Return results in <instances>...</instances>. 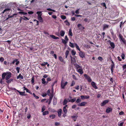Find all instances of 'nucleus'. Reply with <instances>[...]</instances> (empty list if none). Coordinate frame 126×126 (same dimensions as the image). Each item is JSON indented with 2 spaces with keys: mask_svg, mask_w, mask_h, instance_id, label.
Here are the masks:
<instances>
[{
  "mask_svg": "<svg viewBox=\"0 0 126 126\" xmlns=\"http://www.w3.org/2000/svg\"><path fill=\"white\" fill-rule=\"evenodd\" d=\"M50 91H51V90L50 89H48L47 92V94L48 95H49V94H50L51 93H50Z\"/></svg>",
  "mask_w": 126,
  "mask_h": 126,
  "instance_id": "nucleus-55",
  "label": "nucleus"
},
{
  "mask_svg": "<svg viewBox=\"0 0 126 126\" xmlns=\"http://www.w3.org/2000/svg\"><path fill=\"white\" fill-rule=\"evenodd\" d=\"M75 82L74 80H72V81L71 84L70 85V86L72 87L74 86L75 84Z\"/></svg>",
  "mask_w": 126,
  "mask_h": 126,
  "instance_id": "nucleus-38",
  "label": "nucleus"
},
{
  "mask_svg": "<svg viewBox=\"0 0 126 126\" xmlns=\"http://www.w3.org/2000/svg\"><path fill=\"white\" fill-rule=\"evenodd\" d=\"M76 98H75L72 99H71V100H69V101H68L69 102H70L72 103L76 101Z\"/></svg>",
  "mask_w": 126,
  "mask_h": 126,
  "instance_id": "nucleus-29",
  "label": "nucleus"
},
{
  "mask_svg": "<svg viewBox=\"0 0 126 126\" xmlns=\"http://www.w3.org/2000/svg\"><path fill=\"white\" fill-rule=\"evenodd\" d=\"M13 79H9L8 80H7L6 81V82L8 84L10 83H11L12 81H13Z\"/></svg>",
  "mask_w": 126,
  "mask_h": 126,
  "instance_id": "nucleus-30",
  "label": "nucleus"
},
{
  "mask_svg": "<svg viewBox=\"0 0 126 126\" xmlns=\"http://www.w3.org/2000/svg\"><path fill=\"white\" fill-rule=\"evenodd\" d=\"M23 19L25 20V18H23L22 17H20L19 19V21L20 23H21V21Z\"/></svg>",
  "mask_w": 126,
  "mask_h": 126,
  "instance_id": "nucleus-58",
  "label": "nucleus"
},
{
  "mask_svg": "<svg viewBox=\"0 0 126 126\" xmlns=\"http://www.w3.org/2000/svg\"><path fill=\"white\" fill-rule=\"evenodd\" d=\"M49 114L48 111H44L43 113V115L44 116L48 114Z\"/></svg>",
  "mask_w": 126,
  "mask_h": 126,
  "instance_id": "nucleus-28",
  "label": "nucleus"
},
{
  "mask_svg": "<svg viewBox=\"0 0 126 126\" xmlns=\"http://www.w3.org/2000/svg\"><path fill=\"white\" fill-rule=\"evenodd\" d=\"M77 72L79 73L80 74H83V71L82 68L78 69L77 70Z\"/></svg>",
  "mask_w": 126,
  "mask_h": 126,
  "instance_id": "nucleus-15",
  "label": "nucleus"
},
{
  "mask_svg": "<svg viewBox=\"0 0 126 126\" xmlns=\"http://www.w3.org/2000/svg\"><path fill=\"white\" fill-rule=\"evenodd\" d=\"M54 95V92H53V91L52 92V93H51L50 94H49V95H48L50 97H51V96H52V97Z\"/></svg>",
  "mask_w": 126,
  "mask_h": 126,
  "instance_id": "nucleus-57",
  "label": "nucleus"
},
{
  "mask_svg": "<svg viewBox=\"0 0 126 126\" xmlns=\"http://www.w3.org/2000/svg\"><path fill=\"white\" fill-rule=\"evenodd\" d=\"M16 70L17 71V72L18 73L20 71V67H16Z\"/></svg>",
  "mask_w": 126,
  "mask_h": 126,
  "instance_id": "nucleus-53",
  "label": "nucleus"
},
{
  "mask_svg": "<svg viewBox=\"0 0 126 126\" xmlns=\"http://www.w3.org/2000/svg\"><path fill=\"white\" fill-rule=\"evenodd\" d=\"M81 100L79 97H78L77 100L76 101L75 103L76 104L78 103L77 104V105L80 107L84 106L87 104V102H83L81 103H80V102H81Z\"/></svg>",
  "mask_w": 126,
  "mask_h": 126,
  "instance_id": "nucleus-2",
  "label": "nucleus"
},
{
  "mask_svg": "<svg viewBox=\"0 0 126 126\" xmlns=\"http://www.w3.org/2000/svg\"><path fill=\"white\" fill-rule=\"evenodd\" d=\"M84 76L85 77V78L87 79L88 81L89 82H91L92 81V79L87 74H84Z\"/></svg>",
  "mask_w": 126,
  "mask_h": 126,
  "instance_id": "nucleus-5",
  "label": "nucleus"
},
{
  "mask_svg": "<svg viewBox=\"0 0 126 126\" xmlns=\"http://www.w3.org/2000/svg\"><path fill=\"white\" fill-rule=\"evenodd\" d=\"M16 15V14H13V15H12L11 16H10L9 15H8V17L6 18V20H8L9 18L13 17H14V16Z\"/></svg>",
  "mask_w": 126,
  "mask_h": 126,
  "instance_id": "nucleus-33",
  "label": "nucleus"
},
{
  "mask_svg": "<svg viewBox=\"0 0 126 126\" xmlns=\"http://www.w3.org/2000/svg\"><path fill=\"white\" fill-rule=\"evenodd\" d=\"M60 123L58 122H56L55 123V125L56 126H57L59 125H60Z\"/></svg>",
  "mask_w": 126,
  "mask_h": 126,
  "instance_id": "nucleus-64",
  "label": "nucleus"
},
{
  "mask_svg": "<svg viewBox=\"0 0 126 126\" xmlns=\"http://www.w3.org/2000/svg\"><path fill=\"white\" fill-rule=\"evenodd\" d=\"M60 33L61 36H63L64 35L65 32L64 31L61 30L60 32Z\"/></svg>",
  "mask_w": 126,
  "mask_h": 126,
  "instance_id": "nucleus-26",
  "label": "nucleus"
},
{
  "mask_svg": "<svg viewBox=\"0 0 126 126\" xmlns=\"http://www.w3.org/2000/svg\"><path fill=\"white\" fill-rule=\"evenodd\" d=\"M109 25L107 24H105L104 25L103 30H104L108 28H109Z\"/></svg>",
  "mask_w": 126,
  "mask_h": 126,
  "instance_id": "nucleus-23",
  "label": "nucleus"
},
{
  "mask_svg": "<svg viewBox=\"0 0 126 126\" xmlns=\"http://www.w3.org/2000/svg\"><path fill=\"white\" fill-rule=\"evenodd\" d=\"M108 42L110 43V46L111 47L112 49L114 48L115 45L114 43L113 42H111L110 40L108 41Z\"/></svg>",
  "mask_w": 126,
  "mask_h": 126,
  "instance_id": "nucleus-9",
  "label": "nucleus"
},
{
  "mask_svg": "<svg viewBox=\"0 0 126 126\" xmlns=\"http://www.w3.org/2000/svg\"><path fill=\"white\" fill-rule=\"evenodd\" d=\"M41 95L43 97H44L47 95V94L46 93H43Z\"/></svg>",
  "mask_w": 126,
  "mask_h": 126,
  "instance_id": "nucleus-62",
  "label": "nucleus"
},
{
  "mask_svg": "<svg viewBox=\"0 0 126 126\" xmlns=\"http://www.w3.org/2000/svg\"><path fill=\"white\" fill-rule=\"evenodd\" d=\"M74 44L76 48L77 49H78V50H79V51H80V48H79V46L77 44H76V43H75Z\"/></svg>",
  "mask_w": 126,
  "mask_h": 126,
  "instance_id": "nucleus-32",
  "label": "nucleus"
},
{
  "mask_svg": "<svg viewBox=\"0 0 126 126\" xmlns=\"http://www.w3.org/2000/svg\"><path fill=\"white\" fill-rule=\"evenodd\" d=\"M68 35L69 36H73V33L72 32V30L71 29H70L68 32Z\"/></svg>",
  "mask_w": 126,
  "mask_h": 126,
  "instance_id": "nucleus-25",
  "label": "nucleus"
},
{
  "mask_svg": "<svg viewBox=\"0 0 126 126\" xmlns=\"http://www.w3.org/2000/svg\"><path fill=\"white\" fill-rule=\"evenodd\" d=\"M61 18L63 19H66V16L64 15H61Z\"/></svg>",
  "mask_w": 126,
  "mask_h": 126,
  "instance_id": "nucleus-47",
  "label": "nucleus"
},
{
  "mask_svg": "<svg viewBox=\"0 0 126 126\" xmlns=\"http://www.w3.org/2000/svg\"><path fill=\"white\" fill-rule=\"evenodd\" d=\"M113 109L111 108L107 107L106 110V112L108 113L112 111Z\"/></svg>",
  "mask_w": 126,
  "mask_h": 126,
  "instance_id": "nucleus-10",
  "label": "nucleus"
},
{
  "mask_svg": "<svg viewBox=\"0 0 126 126\" xmlns=\"http://www.w3.org/2000/svg\"><path fill=\"white\" fill-rule=\"evenodd\" d=\"M4 60V59L3 57L0 58V61L1 62H3Z\"/></svg>",
  "mask_w": 126,
  "mask_h": 126,
  "instance_id": "nucleus-56",
  "label": "nucleus"
},
{
  "mask_svg": "<svg viewBox=\"0 0 126 126\" xmlns=\"http://www.w3.org/2000/svg\"><path fill=\"white\" fill-rule=\"evenodd\" d=\"M23 88L24 90H26L27 92L31 94H32V92L26 88L25 87H24Z\"/></svg>",
  "mask_w": 126,
  "mask_h": 126,
  "instance_id": "nucleus-16",
  "label": "nucleus"
},
{
  "mask_svg": "<svg viewBox=\"0 0 126 126\" xmlns=\"http://www.w3.org/2000/svg\"><path fill=\"white\" fill-rule=\"evenodd\" d=\"M109 100H105L101 104V106H104L109 102Z\"/></svg>",
  "mask_w": 126,
  "mask_h": 126,
  "instance_id": "nucleus-7",
  "label": "nucleus"
},
{
  "mask_svg": "<svg viewBox=\"0 0 126 126\" xmlns=\"http://www.w3.org/2000/svg\"><path fill=\"white\" fill-rule=\"evenodd\" d=\"M84 21L86 22H88V23H89V21L88 20V19L87 18H85L84 19Z\"/></svg>",
  "mask_w": 126,
  "mask_h": 126,
  "instance_id": "nucleus-61",
  "label": "nucleus"
},
{
  "mask_svg": "<svg viewBox=\"0 0 126 126\" xmlns=\"http://www.w3.org/2000/svg\"><path fill=\"white\" fill-rule=\"evenodd\" d=\"M62 43L64 44H66L67 42V41L62 39Z\"/></svg>",
  "mask_w": 126,
  "mask_h": 126,
  "instance_id": "nucleus-39",
  "label": "nucleus"
},
{
  "mask_svg": "<svg viewBox=\"0 0 126 126\" xmlns=\"http://www.w3.org/2000/svg\"><path fill=\"white\" fill-rule=\"evenodd\" d=\"M79 85H78L77 86H76L75 87V89L77 90H78L79 89Z\"/></svg>",
  "mask_w": 126,
  "mask_h": 126,
  "instance_id": "nucleus-63",
  "label": "nucleus"
},
{
  "mask_svg": "<svg viewBox=\"0 0 126 126\" xmlns=\"http://www.w3.org/2000/svg\"><path fill=\"white\" fill-rule=\"evenodd\" d=\"M19 14H23V15H26L27 14V13L26 12H19Z\"/></svg>",
  "mask_w": 126,
  "mask_h": 126,
  "instance_id": "nucleus-52",
  "label": "nucleus"
},
{
  "mask_svg": "<svg viewBox=\"0 0 126 126\" xmlns=\"http://www.w3.org/2000/svg\"><path fill=\"white\" fill-rule=\"evenodd\" d=\"M79 56L81 58H83L85 57V54L84 52L82 51H80L79 53Z\"/></svg>",
  "mask_w": 126,
  "mask_h": 126,
  "instance_id": "nucleus-8",
  "label": "nucleus"
},
{
  "mask_svg": "<svg viewBox=\"0 0 126 126\" xmlns=\"http://www.w3.org/2000/svg\"><path fill=\"white\" fill-rule=\"evenodd\" d=\"M69 46L71 47L74 48L75 47V46L73 43H72L71 42H69Z\"/></svg>",
  "mask_w": 126,
  "mask_h": 126,
  "instance_id": "nucleus-34",
  "label": "nucleus"
},
{
  "mask_svg": "<svg viewBox=\"0 0 126 126\" xmlns=\"http://www.w3.org/2000/svg\"><path fill=\"white\" fill-rule=\"evenodd\" d=\"M59 59L61 62H63L64 63H65V61H64L63 59L61 56H59Z\"/></svg>",
  "mask_w": 126,
  "mask_h": 126,
  "instance_id": "nucleus-18",
  "label": "nucleus"
},
{
  "mask_svg": "<svg viewBox=\"0 0 126 126\" xmlns=\"http://www.w3.org/2000/svg\"><path fill=\"white\" fill-rule=\"evenodd\" d=\"M110 32L113 37L114 38V35L113 31H111Z\"/></svg>",
  "mask_w": 126,
  "mask_h": 126,
  "instance_id": "nucleus-59",
  "label": "nucleus"
},
{
  "mask_svg": "<svg viewBox=\"0 0 126 126\" xmlns=\"http://www.w3.org/2000/svg\"><path fill=\"white\" fill-rule=\"evenodd\" d=\"M10 10V9L8 8H7L4 9L3 11L2 12V13H4L7 11H9Z\"/></svg>",
  "mask_w": 126,
  "mask_h": 126,
  "instance_id": "nucleus-45",
  "label": "nucleus"
},
{
  "mask_svg": "<svg viewBox=\"0 0 126 126\" xmlns=\"http://www.w3.org/2000/svg\"><path fill=\"white\" fill-rule=\"evenodd\" d=\"M78 27L81 30H83L85 29V28L82 26L81 24H79L78 25Z\"/></svg>",
  "mask_w": 126,
  "mask_h": 126,
  "instance_id": "nucleus-13",
  "label": "nucleus"
},
{
  "mask_svg": "<svg viewBox=\"0 0 126 126\" xmlns=\"http://www.w3.org/2000/svg\"><path fill=\"white\" fill-rule=\"evenodd\" d=\"M75 67L76 68L77 70L79 68H82V67L81 66L77 64V63H75L73 64Z\"/></svg>",
  "mask_w": 126,
  "mask_h": 126,
  "instance_id": "nucleus-12",
  "label": "nucleus"
},
{
  "mask_svg": "<svg viewBox=\"0 0 126 126\" xmlns=\"http://www.w3.org/2000/svg\"><path fill=\"white\" fill-rule=\"evenodd\" d=\"M16 65H18L19 63V61H18V59H17V61H16Z\"/></svg>",
  "mask_w": 126,
  "mask_h": 126,
  "instance_id": "nucleus-60",
  "label": "nucleus"
},
{
  "mask_svg": "<svg viewBox=\"0 0 126 126\" xmlns=\"http://www.w3.org/2000/svg\"><path fill=\"white\" fill-rule=\"evenodd\" d=\"M91 85L92 87L95 89H97V87L96 85V84L94 81H92L91 83Z\"/></svg>",
  "mask_w": 126,
  "mask_h": 126,
  "instance_id": "nucleus-11",
  "label": "nucleus"
},
{
  "mask_svg": "<svg viewBox=\"0 0 126 126\" xmlns=\"http://www.w3.org/2000/svg\"><path fill=\"white\" fill-rule=\"evenodd\" d=\"M41 13H42L41 11L37 12L36 13L38 14L37 16H41L42 15V14H41Z\"/></svg>",
  "mask_w": 126,
  "mask_h": 126,
  "instance_id": "nucleus-36",
  "label": "nucleus"
},
{
  "mask_svg": "<svg viewBox=\"0 0 126 126\" xmlns=\"http://www.w3.org/2000/svg\"><path fill=\"white\" fill-rule=\"evenodd\" d=\"M50 37L54 39H59V38L58 37L55 36L53 35H50Z\"/></svg>",
  "mask_w": 126,
  "mask_h": 126,
  "instance_id": "nucleus-24",
  "label": "nucleus"
},
{
  "mask_svg": "<svg viewBox=\"0 0 126 126\" xmlns=\"http://www.w3.org/2000/svg\"><path fill=\"white\" fill-rule=\"evenodd\" d=\"M98 59L100 61H102L103 60V59L102 57L99 56L98 58Z\"/></svg>",
  "mask_w": 126,
  "mask_h": 126,
  "instance_id": "nucleus-54",
  "label": "nucleus"
},
{
  "mask_svg": "<svg viewBox=\"0 0 126 126\" xmlns=\"http://www.w3.org/2000/svg\"><path fill=\"white\" fill-rule=\"evenodd\" d=\"M115 65L114 64H111V74H113V71L114 70V68H115Z\"/></svg>",
  "mask_w": 126,
  "mask_h": 126,
  "instance_id": "nucleus-17",
  "label": "nucleus"
},
{
  "mask_svg": "<svg viewBox=\"0 0 126 126\" xmlns=\"http://www.w3.org/2000/svg\"><path fill=\"white\" fill-rule=\"evenodd\" d=\"M71 58V63L72 64H74L76 62V60L75 59V58L76 57V56H75L74 57H72L71 56H70Z\"/></svg>",
  "mask_w": 126,
  "mask_h": 126,
  "instance_id": "nucleus-4",
  "label": "nucleus"
},
{
  "mask_svg": "<svg viewBox=\"0 0 126 126\" xmlns=\"http://www.w3.org/2000/svg\"><path fill=\"white\" fill-rule=\"evenodd\" d=\"M68 83V82L66 81L64 83L63 82V79H62L61 81V87L62 89H64L65 86H66Z\"/></svg>",
  "mask_w": 126,
  "mask_h": 126,
  "instance_id": "nucleus-6",
  "label": "nucleus"
},
{
  "mask_svg": "<svg viewBox=\"0 0 126 126\" xmlns=\"http://www.w3.org/2000/svg\"><path fill=\"white\" fill-rule=\"evenodd\" d=\"M69 51L68 50H67L66 51V52L65 53V58H67L68 55L69 54Z\"/></svg>",
  "mask_w": 126,
  "mask_h": 126,
  "instance_id": "nucleus-27",
  "label": "nucleus"
},
{
  "mask_svg": "<svg viewBox=\"0 0 126 126\" xmlns=\"http://www.w3.org/2000/svg\"><path fill=\"white\" fill-rule=\"evenodd\" d=\"M32 95L33 96L35 97V99H38L39 98V97L38 96H36L34 93H33Z\"/></svg>",
  "mask_w": 126,
  "mask_h": 126,
  "instance_id": "nucleus-37",
  "label": "nucleus"
},
{
  "mask_svg": "<svg viewBox=\"0 0 126 126\" xmlns=\"http://www.w3.org/2000/svg\"><path fill=\"white\" fill-rule=\"evenodd\" d=\"M11 73L10 72H4L2 75V79H4L5 78L6 80L9 79L11 77Z\"/></svg>",
  "mask_w": 126,
  "mask_h": 126,
  "instance_id": "nucleus-1",
  "label": "nucleus"
},
{
  "mask_svg": "<svg viewBox=\"0 0 126 126\" xmlns=\"http://www.w3.org/2000/svg\"><path fill=\"white\" fill-rule=\"evenodd\" d=\"M101 5L103 6V7H105V8H106V5L105 3H102L101 4Z\"/></svg>",
  "mask_w": 126,
  "mask_h": 126,
  "instance_id": "nucleus-50",
  "label": "nucleus"
},
{
  "mask_svg": "<svg viewBox=\"0 0 126 126\" xmlns=\"http://www.w3.org/2000/svg\"><path fill=\"white\" fill-rule=\"evenodd\" d=\"M121 42L122 41L124 43L126 41L121 33H119L118 36Z\"/></svg>",
  "mask_w": 126,
  "mask_h": 126,
  "instance_id": "nucleus-3",
  "label": "nucleus"
},
{
  "mask_svg": "<svg viewBox=\"0 0 126 126\" xmlns=\"http://www.w3.org/2000/svg\"><path fill=\"white\" fill-rule=\"evenodd\" d=\"M55 115L54 114H51L49 116V117L52 119H54L55 117Z\"/></svg>",
  "mask_w": 126,
  "mask_h": 126,
  "instance_id": "nucleus-46",
  "label": "nucleus"
},
{
  "mask_svg": "<svg viewBox=\"0 0 126 126\" xmlns=\"http://www.w3.org/2000/svg\"><path fill=\"white\" fill-rule=\"evenodd\" d=\"M17 61V59H15L12 62L10 63V64H14Z\"/></svg>",
  "mask_w": 126,
  "mask_h": 126,
  "instance_id": "nucleus-48",
  "label": "nucleus"
},
{
  "mask_svg": "<svg viewBox=\"0 0 126 126\" xmlns=\"http://www.w3.org/2000/svg\"><path fill=\"white\" fill-rule=\"evenodd\" d=\"M42 83L43 84H46L48 82V81L47 82L45 81V79L44 78H43L42 79Z\"/></svg>",
  "mask_w": 126,
  "mask_h": 126,
  "instance_id": "nucleus-20",
  "label": "nucleus"
},
{
  "mask_svg": "<svg viewBox=\"0 0 126 126\" xmlns=\"http://www.w3.org/2000/svg\"><path fill=\"white\" fill-rule=\"evenodd\" d=\"M19 78H20L21 79H23V77L22 75H21V74H20L18 76H17V79H18Z\"/></svg>",
  "mask_w": 126,
  "mask_h": 126,
  "instance_id": "nucleus-35",
  "label": "nucleus"
},
{
  "mask_svg": "<svg viewBox=\"0 0 126 126\" xmlns=\"http://www.w3.org/2000/svg\"><path fill=\"white\" fill-rule=\"evenodd\" d=\"M17 91L18 92L20 95L22 96H25L26 95L25 94V92H21L19 91L18 90H17Z\"/></svg>",
  "mask_w": 126,
  "mask_h": 126,
  "instance_id": "nucleus-19",
  "label": "nucleus"
},
{
  "mask_svg": "<svg viewBox=\"0 0 126 126\" xmlns=\"http://www.w3.org/2000/svg\"><path fill=\"white\" fill-rule=\"evenodd\" d=\"M38 19V20L41 22H43V19L41 17V16H37Z\"/></svg>",
  "mask_w": 126,
  "mask_h": 126,
  "instance_id": "nucleus-21",
  "label": "nucleus"
},
{
  "mask_svg": "<svg viewBox=\"0 0 126 126\" xmlns=\"http://www.w3.org/2000/svg\"><path fill=\"white\" fill-rule=\"evenodd\" d=\"M72 77L73 79L75 80H77L78 79L74 75H72Z\"/></svg>",
  "mask_w": 126,
  "mask_h": 126,
  "instance_id": "nucleus-44",
  "label": "nucleus"
},
{
  "mask_svg": "<svg viewBox=\"0 0 126 126\" xmlns=\"http://www.w3.org/2000/svg\"><path fill=\"white\" fill-rule=\"evenodd\" d=\"M47 62H44L43 63H42L41 64V65L42 66H45V65H47Z\"/></svg>",
  "mask_w": 126,
  "mask_h": 126,
  "instance_id": "nucleus-43",
  "label": "nucleus"
},
{
  "mask_svg": "<svg viewBox=\"0 0 126 126\" xmlns=\"http://www.w3.org/2000/svg\"><path fill=\"white\" fill-rule=\"evenodd\" d=\"M64 22L66 25L69 26L70 25V23L67 20L65 21Z\"/></svg>",
  "mask_w": 126,
  "mask_h": 126,
  "instance_id": "nucleus-31",
  "label": "nucleus"
},
{
  "mask_svg": "<svg viewBox=\"0 0 126 126\" xmlns=\"http://www.w3.org/2000/svg\"><path fill=\"white\" fill-rule=\"evenodd\" d=\"M76 53V52L74 50H72L71 51V54L72 55H75Z\"/></svg>",
  "mask_w": 126,
  "mask_h": 126,
  "instance_id": "nucleus-40",
  "label": "nucleus"
},
{
  "mask_svg": "<svg viewBox=\"0 0 126 126\" xmlns=\"http://www.w3.org/2000/svg\"><path fill=\"white\" fill-rule=\"evenodd\" d=\"M57 103V99L55 97H54L53 101V104L54 105H56Z\"/></svg>",
  "mask_w": 126,
  "mask_h": 126,
  "instance_id": "nucleus-14",
  "label": "nucleus"
},
{
  "mask_svg": "<svg viewBox=\"0 0 126 126\" xmlns=\"http://www.w3.org/2000/svg\"><path fill=\"white\" fill-rule=\"evenodd\" d=\"M62 112V110L61 109H59L58 112V116L59 117H61Z\"/></svg>",
  "mask_w": 126,
  "mask_h": 126,
  "instance_id": "nucleus-22",
  "label": "nucleus"
},
{
  "mask_svg": "<svg viewBox=\"0 0 126 126\" xmlns=\"http://www.w3.org/2000/svg\"><path fill=\"white\" fill-rule=\"evenodd\" d=\"M63 111L64 113H67V110L66 108H65V107H63Z\"/></svg>",
  "mask_w": 126,
  "mask_h": 126,
  "instance_id": "nucleus-42",
  "label": "nucleus"
},
{
  "mask_svg": "<svg viewBox=\"0 0 126 126\" xmlns=\"http://www.w3.org/2000/svg\"><path fill=\"white\" fill-rule=\"evenodd\" d=\"M68 102V101L66 99H65L63 101V105H66Z\"/></svg>",
  "mask_w": 126,
  "mask_h": 126,
  "instance_id": "nucleus-41",
  "label": "nucleus"
},
{
  "mask_svg": "<svg viewBox=\"0 0 126 126\" xmlns=\"http://www.w3.org/2000/svg\"><path fill=\"white\" fill-rule=\"evenodd\" d=\"M124 124V122H122L120 123L119 122L118 123V125L119 126H123Z\"/></svg>",
  "mask_w": 126,
  "mask_h": 126,
  "instance_id": "nucleus-49",
  "label": "nucleus"
},
{
  "mask_svg": "<svg viewBox=\"0 0 126 126\" xmlns=\"http://www.w3.org/2000/svg\"><path fill=\"white\" fill-rule=\"evenodd\" d=\"M121 56L122 57V59L124 60L125 59V55L124 53H122L121 55Z\"/></svg>",
  "mask_w": 126,
  "mask_h": 126,
  "instance_id": "nucleus-51",
  "label": "nucleus"
}]
</instances>
